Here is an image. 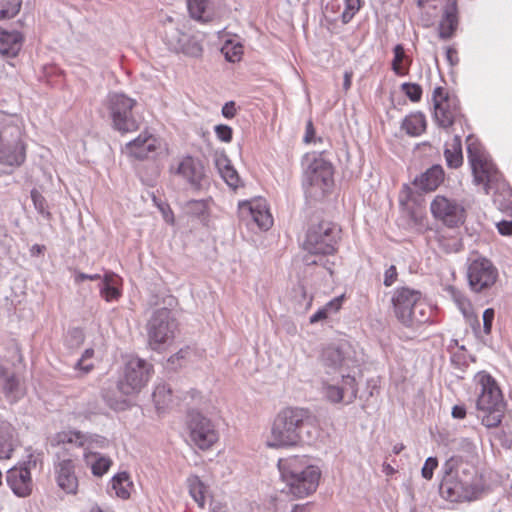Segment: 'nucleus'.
I'll return each mask as SVG.
<instances>
[{
	"mask_svg": "<svg viewBox=\"0 0 512 512\" xmlns=\"http://www.w3.org/2000/svg\"><path fill=\"white\" fill-rule=\"evenodd\" d=\"M494 316L495 312L492 308H488L483 312V331L487 335L491 333Z\"/></svg>",
	"mask_w": 512,
	"mask_h": 512,
	"instance_id": "6e6d98bb",
	"label": "nucleus"
},
{
	"mask_svg": "<svg viewBox=\"0 0 512 512\" xmlns=\"http://www.w3.org/2000/svg\"><path fill=\"white\" fill-rule=\"evenodd\" d=\"M444 156L450 168H458L463 163L461 138L454 136L451 142L447 143Z\"/></svg>",
	"mask_w": 512,
	"mask_h": 512,
	"instance_id": "f704fd0d",
	"label": "nucleus"
},
{
	"mask_svg": "<svg viewBox=\"0 0 512 512\" xmlns=\"http://www.w3.org/2000/svg\"><path fill=\"white\" fill-rule=\"evenodd\" d=\"M184 210L188 215L205 221L208 216V200H190L185 203Z\"/></svg>",
	"mask_w": 512,
	"mask_h": 512,
	"instance_id": "79ce46f5",
	"label": "nucleus"
},
{
	"mask_svg": "<svg viewBox=\"0 0 512 512\" xmlns=\"http://www.w3.org/2000/svg\"><path fill=\"white\" fill-rule=\"evenodd\" d=\"M458 25L456 0H448L443 17L439 23V36L442 39L452 37Z\"/></svg>",
	"mask_w": 512,
	"mask_h": 512,
	"instance_id": "a878e982",
	"label": "nucleus"
},
{
	"mask_svg": "<svg viewBox=\"0 0 512 512\" xmlns=\"http://www.w3.org/2000/svg\"><path fill=\"white\" fill-rule=\"evenodd\" d=\"M159 147V139L148 131H143L137 138L128 142L123 151L131 158L144 160L154 157Z\"/></svg>",
	"mask_w": 512,
	"mask_h": 512,
	"instance_id": "aec40b11",
	"label": "nucleus"
},
{
	"mask_svg": "<svg viewBox=\"0 0 512 512\" xmlns=\"http://www.w3.org/2000/svg\"><path fill=\"white\" fill-rule=\"evenodd\" d=\"M438 466V460L436 457H428L421 469V475L426 480H431L433 477L434 470Z\"/></svg>",
	"mask_w": 512,
	"mask_h": 512,
	"instance_id": "3c124183",
	"label": "nucleus"
},
{
	"mask_svg": "<svg viewBox=\"0 0 512 512\" xmlns=\"http://www.w3.org/2000/svg\"><path fill=\"white\" fill-rule=\"evenodd\" d=\"M190 16L198 21L209 22L212 15L208 10V0H187Z\"/></svg>",
	"mask_w": 512,
	"mask_h": 512,
	"instance_id": "ea45409f",
	"label": "nucleus"
},
{
	"mask_svg": "<svg viewBox=\"0 0 512 512\" xmlns=\"http://www.w3.org/2000/svg\"><path fill=\"white\" fill-rule=\"evenodd\" d=\"M193 355H194L193 349H191L190 347H185V348L180 349L174 355H172L168 359V362H170L172 365H177V366L181 367L182 365H184L186 360H190Z\"/></svg>",
	"mask_w": 512,
	"mask_h": 512,
	"instance_id": "de8ad7c7",
	"label": "nucleus"
},
{
	"mask_svg": "<svg viewBox=\"0 0 512 512\" xmlns=\"http://www.w3.org/2000/svg\"><path fill=\"white\" fill-rule=\"evenodd\" d=\"M361 7V0H345V9L342 12L341 19L343 23L352 20Z\"/></svg>",
	"mask_w": 512,
	"mask_h": 512,
	"instance_id": "a18cd8bd",
	"label": "nucleus"
},
{
	"mask_svg": "<svg viewBox=\"0 0 512 512\" xmlns=\"http://www.w3.org/2000/svg\"><path fill=\"white\" fill-rule=\"evenodd\" d=\"M215 134L217 138L225 143H229L232 140V128L228 125L220 124L216 125Z\"/></svg>",
	"mask_w": 512,
	"mask_h": 512,
	"instance_id": "864d4df0",
	"label": "nucleus"
},
{
	"mask_svg": "<svg viewBox=\"0 0 512 512\" xmlns=\"http://www.w3.org/2000/svg\"><path fill=\"white\" fill-rule=\"evenodd\" d=\"M397 269L394 265H391L388 269H386L384 273V285L389 287L393 285L397 279Z\"/></svg>",
	"mask_w": 512,
	"mask_h": 512,
	"instance_id": "4d7b16f0",
	"label": "nucleus"
},
{
	"mask_svg": "<svg viewBox=\"0 0 512 512\" xmlns=\"http://www.w3.org/2000/svg\"><path fill=\"white\" fill-rule=\"evenodd\" d=\"M238 209L243 220L251 219L262 230H268L273 224L267 202L263 198L240 202Z\"/></svg>",
	"mask_w": 512,
	"mask_h": 512,
	"instance_id": "6ab92c4d",
	"label": "nucleus"
},
{
	"mask_svg": "<svg viewBox=\"0 0 512 512\" xmlns=\"http://www.w3.org/2000/svg\"><path fill=\"white\" fill-rule=\"evenodd\" d=\"M108 445V440L105 437L96 434H86L85 451L90 448H105Z\"/></svg>",
	"mask_w": 512,
	"mask_h": 512,
	"instance_id": "8fccbe9b",
	"label": "nucleus"
},
{
	"mask_svg": "<svg viewBox=\"0 0 512 512\" xmlns=\"http://www.w3.org/2000/svg\"><path fill=\"white\" fill-rule=\"evenodd\" d=\"M352 77H353V72L351 70H346L344 72L343 89L345 91H348L351 88Z\"/></svg>",
	"mask_w": 512,
	"mask_h": 512,
	"instance_id": "0e129e2a",
	"label": "nucleus"
},
{
	"mask_svg": "<svg viewBox=\"0 0 512 512\" xmlns=\"http://www.w3.org/2000/svg\"><path fill=\"white\" fill-rule=\"evenodd\" d=\"M27 143L25 123L17 114L0 112V165L11 169L26 161Z\"/></svg>",
	"mask_w": 512,
	"mask_h": 512,
	"instance_id": "39448f33",
	"label": "nucleus"
},
{
	"mask_svg": "<svg viewBox=\"0 0 512 512\" xmlns=\"http://www.w3.org/2000/svg\"><path fill=\"white\" fill-rule=\"evenodd\" d=\"M22 0H13V8L0 9V20L14 17L21 8Z\"/></svg>",
	"mask_w": 512,
	"mask_h": 512,
	"instance_id": "5fc2aeb1",
	"label": "nucleus"
},
{
	"mask_svg": "<svg viewBox=\"0 0 512 512\" xmlns=\"http://www.w3.org/2000/svg\"><path fill=\"white\" fill-rule=\"evenodd\" d=\"M498 232L501 235L504 236H511L512 235V221L510 220H503L496 224Z\"/></svg>",
	"mask_w": 512,
	"mask_h": 512,
	"instance_id": "13d9d810",
	"label": "nucleus"
},
{
	"mask_svg": "<svg viewBox=\"0 0 512 512\" xmlns=\"http://www.w3.org/2000/svg\"><path fill=\"white\" fill-rule=\"evenodd\" d=\"M467 279L473 292L483 293L496 283L498 270L490 260L479 257L468 264Z\"/></svg>",
	"mask_w": 512,
	"mask_h": 512,
	"instance_id": "dca6fc26",
	"label": "nucleus"
},
{
	"mask_svg": "<svg viewBox=\"0 0 512 512\" xmlns=\"http://www.w3.org/2000/svg\"><path fill=\"white\" fill-rule=\"evenodd\" d=\"M121 278L112 272H107L100 284V295L107 301L118 300L121 296Z\"/></svg>",
	"mask_w": 512,
	"mask_h": 512,
	"instance_id": "c85d7f7f",
	"label": "nucleus"
},
{
	"mask_svg": "<svg viewBox=\"0 0 512 512\" xmlns=\"http://www.w3.org/2000/svg\"><path fill=\"white\" fill-rule=\"evenodd\" d=\"M235 114H236L235 103L233 101L225 103L224 106L222 107V115L227 119H231L235 116Z\"/></svg>",
	"mask_w": 512,
	"mask_h": 512,
	"instance_id": "052dcab7",
	"label": "nucleus"
},
{
	"mask_svg": "<svg viewBox=\"0 0 512 512\" xmlns=\"http://www.w3.org/2000/svg\"><path fill=\"white\" fill-rule=\"evenodd\" d=\"M160 209L163 213L165 221L170 224H173L174 223V215H173V212L171 211V209L168 206L160 207Z\"/></svg>",
	"mask_w": 512,
	"mask_h": 512,
	"instance_id": "338daca9",
	"label": "nucleus"
},
{
	"mask_svg": "<svg viewBox=\"0 0 512 512\" xmlns=\"http://www.w3.org/2000/svg\"><path fill=\"white\" fill-rule=\"evenodd\" d=\"M402 129L411 136H419L426 129V118L421 112H416L405 117Z\"/></svg>",
	"mask_w": 512,
	"mask_h": 512,
	"instance_id": "c9c22d12",
	"label": "nucleus"
},
{
	"mask_svg": "<svg viewBox=\"0 0 512 512\" xmlns=\"http://www.w3.org/2000/svg\"><path fill=\"white\" fill-rule=\"evenodd\" d=\"M86 434L76 431L68 430L56 433L51 439L50 443L52 446L60 444H74L76 446H85Z\"/></svg>",
	"mask_w": 512,
	"mask_h": 512,
	"instance_id": "e433bc0d",
	"label": "nucleus"
},
{
	"mask_svg": "<svg viewBox=\"0 0 512 512\" xmlns=\"http://www.w3.org/2000/svg\"><path fill=\"white\" fill-rule=\"evenodd\" d=\"M153 401L159 412H164L174 404L171 387L164 382L158 383L153 392Z\"/></svg>",
	"mask_w": 512,
	"mask_h": 512,
	"instance_id": "2f4dec72",
	"label": "nucleus"
},
{
	"mask_svg": "<svg viewBox=\"0 0 512 512\" xmlns=\"http://www.w3.org/2000/svg\"><path fill=\"white\" fill-rule=\"evenodd\" d=\"M71 336H73L78 343H81L83 341V333L79 329H73L70 331Z\"/></svg>",
	"mask_w": 512,
	"mask_h": 512,
	"instance_id": "774afa93",
	"label": "nucleus"
},
{
	"mask_svg": "<svg viewBox=\"0 0 512 512\" xmlns=\"http://www.w3.org/2000/svg\"><path fill=\"white\" fill-rule=\"evenodd\" d=\"M443 170L440 166H433L425 173L416 177L414 184L425 191L435 190L443 180Z\"/></svg>",
	"mask_w": 512,
	"mask_h": 512,
	"instance_id": "7c9ffc66",
	"label": "nucleus"
},
{
	"mask_svg": "<svg viewBox=\"0 0 512 512\" xmlns=\"http://www.w3.org/2000/svg\"><path fill=\"white\" fill-rule=\"evenodd\" d=\"M187 482L191 497L195 500L199 507L203 508L205 505L207 493L206 485L200 480L198 476H190L187 479Z\"/></svg>",
	"mask_w": 512,
	"mask_h": 512,
	"instance_id": "a19ab883",
	"label": "nucleus"
},
{
	"mask_svg": "<svg viewBox=\"0 0 512 512\" xmlns=\"http://www.w3.org/2000/svg\"><path fill=\"white\" fill-rule=\"evenodd\" d=\"M284 491L294 498L301 499L312 495L319 486L321 470L311 463L307 456L294 455L278 460Z\"/></svg>",
	"mask_w": 512,
	"mask_h": 512,
	"instance_id": "20e7f679",
	"label": "nucleus"
},
{
	"mask_svg": "<svg viewBox=\"0 0 512 512\" xmlns=\"http://www.w3.org/2000/svg\"><path fill=\"white\" fill-rule=\"evenodd\" d=\"M444 476L439 491L450 502L473 501L480 487L476 467L461 458L451 457L443 465Z\"/></svg>",
	"mask_w": 512,
	"mask_h": 512,
	"instance_id": "7ed1b4c3",
	"label": "nucleus"
},
{
	"mask_svg": "<svg viewBox=\"0 0 512 512\" xmlns=\"http://www.w3.org/2000/svg\"><path fill=\"white\" fill-rule=\"evenodd\" d=\"M394 58L392 61V70L399 76H405L408 74L409 66L411 64L410 58L405 54L404 48L401 44H398L393 49Z\"/></svg>",
	"mask_w": 512,
	"mask_h": 512,
	"instance_id": "58836bf2",
	"label": "nucleus"
},
{
	"mask_svg": "<svg viewBox=\"0 0 512 512\" xmlns=\"http://www.w3.org/2000/svg\"><path fill=\"white\" fill-rule=\"evenodd\" d=\"M438 245L445 253L457 252L461 247L457 239L454 238L448 241L443 236L438 238Z\"/></svg>",
	"mask_w": 512,
	"mask_h": 512,
	"instance_id": "603ef678",
	"label": "nucleus"
},
{
	"mask_svg": "<svg viewBox=\"0 0 512 512\" xmlns=\"http://www.w3.org/2000/svg\"><path fill=\"white\" fill-rule=\"evenodd\" d=\"M401 90L412 102H418L422 97V88L416 83H403Z\"/></svg>",
	"mask_w": 512,
	"mask_h": 512,
	"instance_id": "09e8293b",
	"label": "nucleus"
},
{
	"mask_svg": "<svg viewBox=\"0 0 512 512\" xmlns=\"http://www.w3.org/2000/svg\"><path fill=\"white\" fill-rule=\"evenodd\" d=\"M152 373V364L137 356H130L124 364L118 388L124 395L139 393L150 380Z\"/></svg>",
	"mask_w": 512,
	"mask_h": 512,
	"instance_id": "4468645a",
	"label": "nucleus"
},
{
	"mask_svg": "<svg viewBox=\"0 0 512 512\" xmlns=\"http://www.w3.org/2000/svg\"><path fill=\"white\" fill-rule=\"evenodd\" d=\"M338 229L328 221L311 224L303 242V248L310 256H305L307 265L322 264L321 256L331 255L336 251Z\"/></svg>",
	"mask_w": 512,
	"mask_h": 512,
	"instance_id": "1a4fd4ad",
	"label": "nucleus"
},
{
	"mask_svg": "<svg viewBox=\"0 0 512 512\" xmlns=\"http://www.w3.org/2000/svg\"><path fill=\"white\" fill-rule=\"evenodd\" d=\"M446 59L451 65H456L458 63L457 51L451 47L446 50Z\"/></svg>",
	"mask_w": 512,
	"mask_h": 512,
	"instance_id": "e2e57ef3",
	"label": "nucleus"
},
{
	"mask_svg": "<svg viewBox=\"0 0 512 512\" xmlns=\"http://www.w3.org/2000/svg\"><path fill=\"white\" fill-rule=\"evenodd\" d=\"M221 52L224 54L227 61L232 63L239 62L243 55V45L240 42L227 40Z\"/></svg>",
	"mask_w": 512,
	"mask_h": 512,
	"instance_id": "37998d69",
	"label": "nucleus"
},
{
	"mask_svg": "<svg viewBox=\"0 0 512 512\" xmlns=\"http://www.w3.org/2000/svg\"><path fill=\"white\" fill-rule=\"evenodd\" d=\"M344 296H338L330 300L323 307L319 308L310 317V323H317L319 321L327 319L330 315L337 313L342 307Z\"/></svg>",
	"mask_w": 512,
	"mask_h": 512,
	"instance_id": "4c0bfd02",
	"label": "nucleus"
},
{
	"mask_svg": "<svg viewBox=\"0 0 512 512\" xmlns=\"http://www.w3.org/2000/svg\"><path fill=\"white\" fill-rule=\"evenodd\" d=\"M111 490L118 498L126 500L130 497L133 489V482L127 472H119L110 481Z\"/></svg>",
	"mask_w": 512,
	"mask_h": 512,
	"instance_id": "72a5a7b5",
	"label": "nucleus"
},
{
	"mask_svg": "<svg viewBox=\"0 0 512 512\" xmlns=\"http://www.w3.org/2000/svg\"><path fill=\"white\" fill-rule=\"evenodd\" d=\"M310 411L302 407H286L274 418L266 439L269 448H291L315 438L316 426Z\"/></svg>",
	"mask_w": 512,
	"mask_h": 512,
	"instance_id": "f03ea898",
	"label": "nucleus"
},
{
	"mask_svg": "<svg viewBox=\"0 0 512 512\" xmlns=\"http://www.w3.org/2000/svg\"><path fill=\"white\" fill-rule=\"evenodd\" d=\"M215 165L220 176L229 187L235 190L241 186L240 177L225 154L216 155Z\"/></svg>",
	"mask_w": 512,
	"mask_h": 512,
	"instance_id": "cd10ccee",
	"label": "nucleus"
},
{
	"mask_svg": "<svg viewBox=\"0 0 512 512\" xmlns=\"http://www.w3.org/2000/svg\"><path fill=\"white\" fill-rule=\"evenodd\" d=\"M83 460L85 464L90 467L92 474L96 477H102L106 474L113 463L109 457L90 451L84 452Z\"/></svg>",
	"mask_w": 512,
	"mask_h": 512,
	"instance_id": "c756f323",
	"label": "nucleus"
},
{
	"mask_svg": "<svg viewBox=\"0 0 512 512\" xmlns=\"http://www.w3.org/2000/svg\"><path fill=\"white\" fill-rule=\"evenodd\" d=\"M0 380L3 392L10 402H16L25 394V388L20 379L14 374L9 373L6 368L0 367Z\"/></svg>",
	"mask_w": 512,
	"mask_h": 512,
	"instance_id": "393cba45",
	"label": "nucleus"
},
{
	"mask_svg": "<svg viewBox=\"0 0 512 512\" xmlns=\"http://www.w3.org/2000/svg\"><path fill=\"white\" fill-rule=\"evenodd\" d=\"M320 365L327 376L340 375L338 383H331L328 379L321 382V392L324 399L332 404L353 403L358 395V383L349 369L355 362L349 355L347 344H329L324 347L319 357Z\"/></svg>",
	"mask_w": 512,
	"mask_h": 512,
	"instance_id": "f257e3e1",
	"label": "nucleus"
},
{
	"mask_svg": "<svg viewBox=\"0 0 512 512\" xmlns=\"http://www.w3.org/2000/svg\"><path fill=\"white\" fill-rule=\"evenodd\" d=\"M146 329L149 347L155 351H162L173 342L177 322L169 309L160 308L153 312Z\"/></svg>",
	"mask_w": 512,
	"mask_h": 512,
	"instance_id": "ddd939ff",
	"label": "nucleus"
},
{
	"mask_svg": "<svg viewBox=\"0 0 512 512\" xmlns=\"http://www.w3.org/2000/svg\"><path fill=\"white\" fill-rule=\"evenodd\" d=\"M30 195L34 208L37 210V212L41 214L45 219L49 220L51 218V213L48 209L45 197L37 189H32Z\"/></svg>",
	"mask_w": 512,
	"mask_h": 512,
	"instance_id": "c03bdc74",
	"label": "nucleus"
},
{
	"mask_svg": "<svg viewBox=\"0 0 512 512\" xmlns=\"http://www.w3.org/2000/svg\"><path fill=\"white\" fill-rule=\"evenodd\" d=\"M392 306L396 318L406 327H414L428 320L427 305L420 291L408 287L395 289Z\"/></svg>",
	"mask_w": 512,
	"mask_h": 512,
	"instance_id": "9d476101",
	"label": "nucleus"
},
{
	"mask_svg": "<svg viewBox=\"0 0 512 512\" xmlns=\"http://www.w3.org/2000/svg\"><path fill=\"white\" fill-rule=\"evenodd\" d=\"M302 185L312 198L323 197L333 185V166L322 153H307L303 158Z\"/></svg>",
	"mask_w": 512,
	"mask_h": 512,
	"instance_id": "6e6552de",
	"label": "nucleus"
},
{
	"mask_svg": "<svg viewBox=\"0 0 512 512\" xmlns=\"http://www.w3.org/2000/svg\"><path fill=\"white\" fill-rule=\"evenodd\" d=\"M6 483L18 497H28L33 490L31 472L26 466H14L6 472Z\"/></svg>",
	"mask_w": 512,
	"mask_h": 512,
	"instance_id": "412c9836",
	"label": "nucleus"
},
{
	"mask_svg": "<svg viewBox=\"0 0 512 512\" xmlns=\"http://www.w3.org/2000/svg\"><path fill=\"white\" fill-rule=\"evenodd\" d=\"M171 170L185 179L191 186L199 188L204 179V167L198 159L191 156L184 157L175 169Z\"/></svg>",
	"mask_w": 512,
	"mask_h": 512,
	"instance_id": "5701e85b",
	"label": "nucleus"
},
{
	"mask_svg": "<svg viewBox=\"0 0 512 512\" xmlns=\"http://www.w3.org/2000/svg\"><path fill=\"white\" fill-rule=\"evenodd\" d=\"M304 142L305 143H312V142H316V139H315V129H314V126H313V123L311 120H309L306 124V131H305V135H304Z\"/></svg>",
	"mask_w": 512,
	"mask_h": 512,
	"instance_id": "680f3d73",
	"label": "nucleus"
},
{
	"mask_svg": "<svg viewBox=\"0 0 512 512\" xmlns=\"http://www.w3.org/2000/svg\"><path fill=\"white\" fill-rule=\"evenodd\" d=\"M433 118L436 124L444 129L450 128L462 117L460 101L450 95L444 88L436 87L432 94Z\"/></svg>",
	"mask_w": 512,
	"mask_h": 512,
	"instance_id": "2eb2a0df",
	"label": "nucleus"
},
{
	"mask_svg": "<svg viewBox=\"0 0 512 512\" xmlns=\"http://www.w3.org/2000/svg\"><path fill=\"white\" fill-rule=\"evenodd\" d=\"M99 279H101V276L99 274H85L82 272H75V275H74V282L76 284H80L84 280L94 281V280H99Z\"/></svg>",
	"mask_w": 512,
	"mask_h": 512,
	"instance_id": "bf43d9fd",
	"label": "nucleus"
},
{
	"mask_svg": "<svg viewBox=\"0 0 512 512\" xmlns=\"http://www.w3.org/2000/svg\"><path fill=\"white\" fill-rule=\"evenodd\" d=\"M466 415V410L463 406H454L452 409V416L457 419H463Z\"/></svg>",
	"mask_w": 512,
	"mask_h": 512,
	"instance_id": "69168bd1",
	"label": "nucleus"
},
{
	"mask_svg": "<svg viewBox=\"0 0 512 512\" xmlns=\"http://www.w3.org/2000/svg\"><path fill=\"white\" fill-rule=\"evenodd\" d=\"M19 439L15 428L7 421L0 419V459H9L18 447Z\"/></svg>",
	"mask_w": 512,
	"mask_h": 512,
	"instance_id": "b1692460",
	"label": "nucleus"
},
{
	"mask_svg": "<svg viewBox=\"0 0 512 512\" xmlns=\"http://www.w3.org/2000/svg\"><path fill=\"white\" fill-rule=\"evenodd\" d=\"M94 356V350L92 348H88L82 354V357L77 361L75 368L83 372V374H87L93 369V363L91 362V358Z\"/></svg>",
	"mask_w": 512,
	"mask_h": 512,
	"instance_id": "49530a36",
	"label": "nucleus"
},
{
	"mask_svg": "<svg viewBox=\"0 0 512 512\" xmlns=\"http://www.w3.org/2000/svg\"><path fill=\"white\" fill-rule=\"evenodd\" d=\"M443 290L447 294V296H449L454 301L459 310L467 319L474 318L477 324L479 325L477 318L473 315L470 300L460 290H458L456 287L452 285L445 286Z\"/></svg>",
	"mask_w": 512,
	"mask_h": 512,
	"instance_id": "473e14b6",
	"label": "nucleus"
},
{
	"mask_svg": "<svg viewBox=\"0 0 512 512\" xmlns=\"http://www.w3.org/2000/svg\"><path fill=\"white\" fill-rule=\"evenodd\" d=\"M188 427L191 441L201 450L209 449L219 439L212 421L199 413L191 414Z\"/></svg>",
	"mask_w": 512,
	"mask_h": 512,
	"instance_id": "f3484780",
	"label": "nucleus"
},
{
	"mask_svg": "<svg viewBox=\"0 0 512 512\" xmlns=\"http://www.w3.org/2000/svg\"><path fill=\"white\" fill-rule=\"evenodd\" d=\"M477 394L478 418L487 428L497 427L503 417V396L496 380L486 371H479L473 379Z\"/></svg>",
	"mask_w": 512,
	"mask_h": 512,
	"instance_id": "0eeeda50",
	"label": "nucleus"
},
{
	"mask_svg": "<svg viewBox=\"0 0 512 512\" xmlns=\"http://www.w3.org/2000/svg\"><path fill=\"white\" fill-rule=\"evenodd\" d=\"M112 127L118 132L132 133L140 128V121L134 115L137 101L121 92H110L105 100Z\"/></svg>",
	"mask_w": 512,
	"mask_h": 512,
	"instance_id": "f8f14e48",
	"label": "nucleus"
},
{
	"mask_svg": "<svg viewBox=\"0 0 512 512\" xmlns=\"http://www.w3.org/2000/svg\"><path fill=\"white\" fill-rule=\"evenodd\" d=\"M55 480L58 487L67 494H76L78 478L75 473V463L72 459H61L54 465Z\"/></svg>",
	"mask_w": 512,
	"mask_h": 512,
	"instance_id": "4be33fe9",
	"label": "nucleus"
},
{
	"mask_svg": "<svg viewBox=\"0 0 512 512\" xmlns=\"http://www.w3.org/2000/svg\"><path fill=\"white\" fill-rule=\"evenodd\" d=\"M467 154L472 168L474 181L484 186L486 194L501 193L505 198L512 197L508 183L502 178L490 156L483 150L477 139L467 137Z\"/></svg>",
	"mask_w": 512,
	"mask_h": 512,
	"instance_id": "423d86ee",
	"label": "nucleus"
},
{
	"mask_svg": "<svg viewBox=\"0 0 512 512\" xmlns=\"http://www.w3.org/2000/svg\"><path fill=\"white\" fill-rule=\"evenodd\" d=\"M433 216L449 227H455L464 222L465 209L453 198L437 195L430 204Z\"/></svg>",
	"mask_w": 512,
	"mask_h": 512,
	"instance_id": "a211bd4d",
	"label": "nucleus"
},
{
	"mask_svg": "<svg viewBox=\"0 0 512 512\" xmlns=\"http://www.w3.org/2000/svg\"><path fill=\"white\" fill-rule=\"evenodd\" d=\"M161 38L168 50L181 53L188 57L202 56L203 47L196 36L185 32V26L171 16L165 15L161 19Z\"/></svg>",
	"mask_w": 512,
	"mask_h": 512,
	"instance_id": "9b49d317",
	"label": "nucleus"
},
{
	"mask_svg": "<svg viewBox=\"0 0 512 512\" xmlns=\"http://www.w3.org/2000/svg\"><path fill=\"white\" fill-rule=\"evenodd\" d=\"M23 37L18 31H7L0 28V54L15 57L21 50Z\"/></svg>",
	"mask_w": 512,
	"mask_h": 512,
	"instance_id": "bb28decb",
	"label": "nucleus"
}]
</instances>
